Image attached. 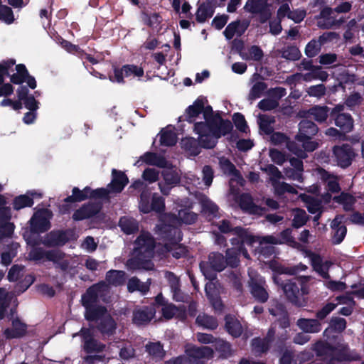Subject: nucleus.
Instances as JSON below:
<instances>
[{
	"mask_svg": "<svg viewBox=\"0 0 364 364\" xmlns=\"http://www.w3.org/2000/svg\"><path fill=\"white\" fill-rule=\"evenodd\" d=\"M161 176L164 182L172 186H177L181 182V176L176 170L172 168H166L161 171Z\"/></svg>",
	"mask_w": 364,
	"mask_h": 364,
	"instance_id": "nucleus-43",
	"label": "nucleus"
},
{
	"mask_svg": "<svg viewBox=\"0 0 364 364\" xmlns=\"http://www.w3.org/2000/svg\"><path fill=\"white\" fill-rule=\"evenodd\" d=\"M102 207L101 202H88L77 209L73 214L72 218L74 221L90 219L97 215L102 210Z\"/></svg>",
	"mask_w": 364,
	"mask_h": 364,
	"instance_id": "nucleus-12",
	"label": "nucleus"
},
{
	"mask_svg": "<svg viewBox=\"0 0 364 364\" xmlns=\"http://www.w3.org/2000/svg\"><path fill=\"white\" fill-rule=\"evenodd\" d=\"M227 267L225 256L218 252H212L208 255L207 261H201L199 267L205 278L214 281L217 279V272L223 271Z\"/></svg>",
	"mask_w": 364,
	"mask_h": 364,
	"instance_id": "nucleus-6",
	"label": "nucleus"
},
{
	"mask_svg": "<svg viewBox=\"0 0 364 364\" xmlns=\"http://www.w3.org/2000/svg\"><path fill=\"white\" fill-rule=\"evenodd\" d=\"M275 123V117L267 114L258 116V125L260 132L270 135L274 132L272 124Z\"/></svg>",
	"mask_w": 364,
	"mask_h": 364,
	"instance_id": "nucleus-33",
	"label": "nucleus"
},
{
	"mask_svg": "<svg viewBox=\"0 0 364 364\" xmlns=\"http://www.w3.org/2000/svg\"><path fill=\"white\" fill-rule=\"evenodd\" d=\"M165 199L164 197L159 196L157 193H153L151 196V201L148 210V213L155 212L156 213H162L165 211Z\"/></svg>",
	"mask_w": 364,
	"mask_h": 364,
	"instance_id": "nucleus-42",
	"label": "nucleus"
},
{
	"mask_svg": "<svg viewBox=\"0 0 364 364\" xmlns=\"http://www.w3.org/2000/svg\"><path fill=\"white\" fill-rule=\"evenodd\" d=\"M276 309H269V312L272 316H277L279 313L282 314V316L278 319V323L279 326L283 328L286 329L287 328L289 327L290 326V321L289 318L288 316V314L286 311V308L284 305L282 303L277 302L275 306Z\"/></svg>",
	"mask_w": 364,
	"mask_h": 364,
	"instance_id": "nucleus-31",
	"label": "nucleus"
},
{
	"mask_svg": "<svg viewBox=\"0 0 364 364\" xmlns=\"http://www.w3.org/2000/svg\"><path fill=\"white\" fill-rule=\"evenodd\" d=\"M104 284L97 283L88 287L82 295L81 303L84 308L97 304L99 301V294L102 291Z\"/></svg>",
	"mask_w": 364,
	"mask_h": 364,
	"instance_id": "nucleus-20",
	"label": "nucleus"
},
{
	"mask_svg": "<svg viewBox=\"0 0 364 364\" xmlns=\"http://www.w3.org/2000/svg\"><path fill=\"white\" fill-rule=\"evenodd\" d=\"M151 193L148 190H144L140 194L139 207V210L144 213L148 214V210L150 206Z\"/></svg>",
	"mask_w": 364,
	"mask_h": 364,
	"instance_id": "nucleus-57",
	"label": "nucleus"
},
{
	"mask_svg": "<svg viewBox=\"0 0 364 364\" xmlns=\"http://www.w3.org/2000/svg\"><path fill=\"white\" fill-rule=\"evenodd\" d=\"M135 257L128 262L132 269L150 270L154 268L151 258L154 255L156 241L149 232L142 231L134 241Z\"/></svg>",
	"mask_w": 364,
	"mask_h": 364,
	"instance_id": "nucleus-3",
	"label": "nucleus"
},
{
	"mask_svg": "<svg viewBox=\"0 0 364 364\" xmlns=\"http://www.w3.org/2000/svg\"><path fill=\"white\" fill-rule=\"evenodd\" d=\"M85 318L90 322L97 321L108 314L106 306L97 304L85 307Z\"/></svg>",
	"mask_w": 364,
	"mask_h": 364,
	"instance_id": "nucleus-26",
	"label": "nucleus"
},
{
	"mask_svg": "<svg viewBox=\"0 0 364 364\" xmlns=\"http://www.w3.org/2000/svg\"><path fill=\"white\" fill-rule=\"evenodd\" d=\"M308 220V215L303 209H297L296 214L292 220V226L294 228H299L304 226Z\"/></svg>",
	"mask_w": 364,
	"mask_h": 364,
	"instance_id": "nucleus-61",
	"label": "nucleus"
},
{
	"mask_svg": "<svg viewBox=\"0 0 364 364\" xmlns=\"http://www.w3.org/2000/svg\"><path fill=\"white\" fill-rule=\"evenodd\" d=\"M204 109V98L203 97H198L193 103L189 105L185 110L183 115L178 117L179 122L186 121L188 123H196V119Z\"/></svg>",
	"mask_w": 364,
	"mask_h": 364,
	"instance_id": "nucleus-17",
	"label": "nucleus"
},
{
	"mask_svg": "<svg viewBox=\"0 0 364 364\" xmlns=\"http://www.w3.org/2000/svg\"><path fill=\"white\" fill-rule=\"evenodd\" d=\"M127 289L129 292L139 291L142 294H146L149 290V285L141 282L137 277H134L129 279Z\"/></svg>",
	"mask_w": 364,
	"mask_h": 364,
	"instance_id": "nucleus-44",
	"label": "nucleus"
},
{
	"mask_svg": "<svg viewBox=\"0 0 364 364\" xmlns=\"http://www.w3.org/2000/svg\"><path fill=\"white\" fill-rule=\"evenodd\" d=\"M16 304L18 306V302L14 294L0 287V320L6 318L9 311L8 309Z\"/></svg>",
	"mask_w": 364,
	"mask_h": 364,
	"instance_id": "nucleus-16",
	"label": "nucleus"
},
{
	"mask_svg": "<svg viewBox=\"0 0 364 364\" xmlns=\"http://www.w3.org/2000/svg\"><path fill=\"white\" fill-rule=\"evenodd\" d=\"M146 350L150 355L154 358H163L165 355L163 346L160 342L149 343L146 346Z\"/></svg>",
	"mask_w": 364,
	"mask_h": 364,
	"instance_id": "nucleus-52",
	"label": "nucleus"
},
{
	"mask_svg": "<svg viewBox=\"0 0 364 364\" xmlns=\"http://www.w3.org/2000/svg\"><path fill=\"white\" fill-rule=\"evenodd\" d=\"M333 200L343 205L345 211H351L353 210L354 204L356 202L355 198L350 193L342 192L339 196H334Z\"/></svg>",
	"mask_w": 364,
	"mask_h": 364,
	"instance_id": "nucleus-36",
	"label": "nucleus"
},
{
	"mask_svg": "<svg viewBox=\"0 0 364 364\" xmlns=\"http://www.w3.org/2000/svg\"><path fill=\"white\" fill-rule=\"evenodd\" d=\"M220 166L225 174L232 176H237L239 174V171L228 159H220Z\"/></svg>",
	"mask_w": 364,
	"mask_h": 364,
	"instance_id": "nucleus-58",
	"label": "nucleus"
},
{
	"mask_svg": "<svg viewBox=\"0 0 364 364\" xmlns=\"http://www.w3.org/2000/svg\"><path fill=\"white\" fill-rule=\"evenodd\" d=\"M202 113L205 121L194 124L193 132L196 134L204 135L205 132H209L212 136L218 139L232 132V123L229 119H224L220 113L214 114L210 105H204Z\"/></svg>",
	"mask_w": 364,
	"mask_h": 364,
	"instance_id": "nucleus-2",
	"label": "nucleus"
},
{
	"mask_svg": "<svg viewBox=\"0 0 364 364\" xmlns=\"http://www.w3.org/2000/svg\"><path fill=\"white\" fill-rule=\"evenodd\" d=\"M105 345L98 341L89 334V338L84 336L83 349L87 354L101 353L105 350Z\"/></svg>",
	"mask_w": 364,
	"mask_h": 364,
	"instance_id": "nucleus-34",
	"label": "nucleus"
},
{
	"mask_svg": "<svg viewBox=\"0 0 364 364\" xmlns=\"http://www.w3.org/2000/svg\"><path fill=\"white\" fill-rule=\"evenodd\" d=\"M166 278L171 291L173 294V299L176 301H184L185 296L181 289V282L179 278L173 272H167Z\"/></svg>",
	"mask_w": 364,
	"mask_h": 364,
	"instance_id": "nucleus-23",
	"label": "nucleus"
},
{
	"mask_svg": "<svg viewBox=\"0 0 364 364\" xmlns=\"http://www.w3.org/2000/svg\"><path fill=\"white\" fill-rule=\"evenodd\" d=\"M178 215L181 222L187 225L195 223L198 219L197 214L187 210H179Z\"/></svg>",
	"mask_w": 364,
	"mask_h": 364,
	"instance_id": "nucleus-63",
	"label": "nucleus"
},
{
	"mask_svg": "<svg viewBox=\"0 0 364 364\" xmlns=\"http://www.w3.org/2000/svg\"><path fill=\"white\" fill-rule=\"evenodd\" d=\"M330 108L326 105H314L307 111L308 116L318 123H323L329 116Z\"/></svg>",
	"mask_w": 364,
	"mask_h": 364,
	"instance_id": "nucleus-29",
	"label": "nucleus"
},
{
	"mask_svg": "<svg viewBox=\"0 0 364 364\" xmlns=\"http://www.w3.org/2000/svg\"><path fill=\"white\" fill-rule=\"evenodd\" d=\"M6 318L11 321V328H6L3 332L6 339L21 338L26 335L28 325L18 317L17 314V304L10 308L8 316Z\"/></svg>",
	"mask_w": 364,
	"mask_h": 364,
	"instance_id": "nucleus-7",
	"label": "nucleus"
},
{
	"mask_svg": "<svg viewBox=\"0 0 364 364\" xmlns=\"http://www.w3.org/2000/svg\"><path fill=\"white\" fill-rule=\"evenodd\" d=\"M267 87V85L264 82L259 81L255 82L250 89L248 99L250 100H254L255 99L259 98Z\"/></svg>",
	"mask_w": 364,
	"mask_h": 364,
	"instance_id": "nucleus-51",
	"label": "nucleus"
},
{
	"mask_svg": "<svg viewBox=\"0 0 364 364\" xmlns=\"http://www.w3.org/2000/svg\"><path fill=\"white\" fill-rule=\"evenodd\" d=\"M321 45L318 40L312 39L310 41L305 48V54L309 58L316 56L321 51Z\"/></svg>",
	"mask_w": 364,
	"mask_h": 364,
	"instance_id": "nucleus-55",
	"label": "nucleus"
},
{
	"mask_svg": "<svg viewBox=\"0 0 364 364\" xmlns=\"http://www.w3.org/2000/svg\"><path fill=\"white\" fill-rule=\"evenodd\" d=\"M301 56V52L297 46L290 45L284 47L281 50V57L289 60L296 61Z\"/></svg>",
	"mask_w": 364,
	"mask_h": 364,
	"instance_id": "nucleus-45",
	"label": "nucleus"
},
{
	"mask_svg": "<svg viewBox=\"0 0 364 364\" xmlns=\"http://www.w3.org/2000/svg\"><path fill=\"white\" fill-rule=\"evenodd\" d=\"M313 350L316 356L320 357L326 364H348L361 359L359 353L350 350L348 347L338 348L327 341L316 342Z\"/></svg>",
	"mask_w": 364,
	"mask_h": 364,
	"instance_id": "nucleus-4",
	"label": "nucleus"
},
{
	"mask_svg": "<svg viewBox=\"0 0 364 364\" xmlns=\"http://www.w3.org/2000/svg\"><path fill=\"white\" fill-rule=\"evenodd\" d=\"M119 226L126 235H132L139 231V223L132 218L126 216L120 218Z\"/></svg>",
	"mask_w": 364,
	"mask_h": 364,
	"instance_id": "nucleus-32",
	"label": "nucleus"
},
{
	"mask_svg": "<svg viewBox=\"0 0 364 364\" xmlns=\"http://www.w3.org/2000/svg\"><path fill=\"white\" fill-rule=\"evenodd\" d=\"M106 281L112 286H121L125 282V272L121 270H109L106 273Z\"/></svg>",
	"mask_w": 364,
	"mask_h": 364,
	"instance_id": "nucleus-39",
	"label": "nucleus"
},
{
	"mask_svg": "<svg viewBox=\"0 0 364 364\" xmlns=\"http://www.w3.org/2000/svg\"><path fill=\"white\" fill-rule=\"evenodd\" d=\"M309 96L321 99L326 95L327 88L323 84L311 85L306 89Z\"/></svg>",
	"mask_w": 364,
	"mask_h": 364,
	"instance_id": "nucleus-54",
	"label": "nucleus"
},
{
	"mask_svg": "<svg viewBox=\"0 0 364 364\" xmlns=\"http://www.w3.org/2000/svg\"><path fill=\"white\" fill-rule=\"evenodd\" d=\"M233 234L236 235V237L232 238L230 242L233 246L232 248L235 249H240L245 245L252 247L259 239V237L250 234L247 229L241 226L235 227Z\"/></svg>",
	"mask_w": 364,
	"mask_h": 364,
	"instance_id": "nucleus-13",
	"label": "nucleus"
},
{
	"mask_svg": "<svg viewBox=\"0 0 364 364\" xmlns=\"http://www.w3.org/2000/svg\"><path fill=\"white\" fill-rule=\"evenodd\" d=\"M74 239L72 229L53 230L46 233L42 243L47 247H61Z\"/></svg>",
	"mask_w": 364,
	"mask_h": 364,
	"instance_id": "nucleus-8",
	"label": "nucleus"
},
{
	"mask_svg": "<svg viewBox=\"0 0 364 364\" xmlns=\"http://www.w3.org/2000/svg\"><path fill=\"white\" fill-rule=\"evenodd\" d=\"M337 306V304L328 302L316 313V318L320 321L325 319Z\"/></svg>",
	"mask_w": 364,
	"mask_h": 364,
	"instance_id": "nucleus-62",
	"label": "nucleus"
},
{
	"mask_svg": "<svg viewBox=\"0 0 364 364\" xmlns=\"http://www.w3.org/2000/svg\"><path fill=\"white\" fill-rule=\"evenodd\" d=\"M297 326L304 333H318L322 329L321 323L316 318H301L297 321Z\"/></svg>",
	"mask_w": 364,
	"mask_h": 364,
	"instance_id": "nucleus-27",
	"label": "nucleus"
},
{
	"mask_svg": "<svg viewBox=\"0 0 364 364\" xmlns=\"http://www.w3.org/2000/svg\"><path fill=\"white\" fill-rule=\"evenodd\" d=\"M333 14V9L329 6H324L321 9L320 13L315 18L318 20V26L321 28H329L332 26L331 16Z\"/></svg>",
	"mask_w": 364,
	"mask_h": 364,
	"instance_id": "nucleus-35",
	"label": "nucleus"
},
{
	"mask_svg": "<svg viewBox=\"0 0 364 364\" xmlns=\"http://www.w3.org/2000/svg\"><path fill=\"white\" fill-rule=\"evenodd\" d=\"M33 198L27 195H20L13 200V208L19 210L26 207H32L33 205Z\"/></svg>",
	"mask_w": 364,
	"mask_h": 364,
	"instance_id": "nucleus-46",
	"label": "nucleus"
},
{
	"mask_svg": "<svg viewBox=\"0 0 364 364\" xmlns=\"http://www.w3.org/2000/svg\"><path fill=\"white\" fill-rule=\"evenodd\" d=\"M291 232L290 228H287L280 232L279 239L281 244L285 243L291 247H296L299 244L291 235Z\"/></svg>",
	"mask_w": 364,
	"mask_h": 364,
	"instance_id": "nucleus-59",
	"label": "nucleus"
},
{
	"mask_svg": "<svg viewBox=\"0 0 364 364\" xmlns=\"http://www.w3.org/2000/svg\"><path fill=\"white\" fill-rule=\"evenodd\" d=\"M274 282L283 291L287 301L296 308L304 307L308 304L309 276H301L291 279L283 280L277 275L272 276Z\"/></svg>",
	"mask_w": 364,
	"mask_h": 364,
	"instance_id": "nucleus-1",
	"label": "nucleus"
},
{
	"mask_svg": "<svg viewBox=\"0 0 364 364\" xmlns=\"http://www.w3.org/2000/svg\"><path fill=\"white\" fill-rule=\"evenodd\" d=\"M335 125L339 127L344 133H348L352 131L353 128V119L348 113L340 114L333 118Z\"/></svg>",
	"mask_w": 364,
	"mask_h": 364,
	"instance_id": "nucleus-30",
	"label": "nucleus"
},
{
	"mask_svg": "<svg viewBox=\"0 0 364 364\" xmlns=\"http://www.w3.org/2000/svg\"><path fill=\"white\" fill-rule=\"evenodd\" d=\"M249 287L252 296L257 302L263 304L267 301L269 294L264 287V282L252 279Z\"/></svg>",
	"mask_w": 364,
	"mask_h": 364,
	"instance_id": "nucleus-21",
	"label": "nucleus"
},
{
	"mask_svg": "<svg viewBox=\"0 0 364 364\" xmlns=\"http://www.w3.org/2000/svg\"><path fill=\"white\" fill-rule=\"evenodd\" d=\"M197 134L198 135V139L188 136L181 140V147L193 156H196L200 153L201 148L206 149H213L218 142V139L212 136L209 132H205L204 135L203 134Z\"/></svg>",
	"mask_w": 364,
	"mask_h": 364,
	"instance_id": "nucleus-5",
	"label": "nucleus"
},
{
	"mask_svg": "<svg viewBox=\"0 0 364 364\" xmlns=\"http://www.w3.org/2000/svg\"><path fill=\"white\" fill-rule=\"evenodd\" d=\"M252 350L255 355H261L269 351L271 344L260 337H255L251 342Z\"/></svg>",
	"mask_w": 364,
	"mask_h": 364,
	"instance_id": "nucleus-41",
	"label": "nucleus"
},
{
	"mask_svg": "<svg viewBox=\"0 0 364 364\" xmlns=\"http://www.w3.org/2000/svg\"><path fill=\"white\" fill-rule=\"evenodd\" d=\"M346 320L341 317L333 316L329 321V327L336 333H342L346 328Z\"/></svg>",
	"mask_w": 364,
	"mask_h": 364,
	"instance_id": "nucleus-56",
	"label": "nucleus"
},
{
	"mask_svg": "<svg viewBox=\"0 0 364 364\" xmlns=\"http://www.w3.org/2000/svg\"><path fill=\"white\" fill-rule=\"evenodd\" d=\"M318 132V126L311 120L303 119L299 124V133L296 138H313Z\"/></svg>",
	"mask_w": 364,
	"mask_h": 364,
	"instance_id": "nucleus-24",
	"label": "nucleus"
},
{
	"mask_svg": "<svg viewBox=\"0 0 364 364\" xmlns=\"http://www.w3.org/2000/svg\"><path fill=\"white\" fill-rule=\"evenodd\" d=\"M87 199V196L82 193V190L77 187H74L72 190V195L66 197L63 201L65 203H79Z\"/></svg>",
	"mask_w": 364,
	"mask_h": 364,
	"instance_id": "nucleus-60",
	"label": "nucleus"
},
{
	"mask_svg": "<svg viewBox=\"0 0 364 364\" xmlns=\"http://www.w3.org/2000/svg\"><path fill=\"white\" fill-rule=\"evenodd\" d=\"M352 146L348 144L335 145L332 148V158L336 165L342 168L349 167L355 158Z\"/></svg>",
	"mask_w": 364,
	"mask_h": 364,
	"instance_id": "nucleus-9",
	"label": "nucleus"
},
{
	"mask_svg": "<svg viewBox=\"0 0 364 364\" xmlns=\"http://www.w3.org/2000/svg\"><path fill=\"white\" fill-rule=\"evenodd\" d=\"M177 142V136L175 132L171 130L161 131L160 144L161 146H172Z\"/></svg>",
	"mask_w": 364,
	"mask_h": 364,
	"instance_id": "nucleus-47",
	"label": "nucleus"
},
{
	"mask_svg": "<svg viewBox=\"0 0 364 364\" xmlns=\"http://www.w3.org/2000/svg\"><path fill=\"white\" fill-rule=\"evenodd\" d=\"M128 183L129 178L124 172L115 168L112 170V180L107 185L111 193H120Z\"/></svg>",
	"mask_w": 364,
	"mask_h": 364,
	"instance_id": "nucleus-19",
	"label": "nucleus"
},
{
	"mask_svg": "<svg viewBox=\"0 0 364 364\" xmlns=\"http://www.w3.org/2000/svg\"><path fill=\"white\" fill-rule=\"evenodd\" d=\"M240 209L248 214L262 216L267 210L266 208L256 205L250 193H242L238 199Z\"/></svg>",
	"mask_w": 364,
	"mask_h": 364,
	"instance_id": "nucleus-14",
	"label": "nucleus"
},
{
	"mask_svg": "<svg viewBox=\"0 0 364 364\" xmlns=\"http://www.w3.org/2000/svg\"><path fill=\"white\" fill-rule=\"evenodd\" d=\"M215 9L210 4L202 3L197 9L196 20L198 23H204L208 18H211Z\"/></svg>",
	"mask_w": 364,
	"mask_h": 364,
	"instance_id": "nucleus-38",
	"label": "nucleus"
},
{
	"mask_svg": "<svg viewBox=\"0 0 364 364\" xmlns=\"http://www.w3.org/2000/svg\"><path fill=\"white\" fill-rule=\"evenodd\" d=\"M156 308L154 306H143L133 311L132 322L136 326L149 323L155 316Z\"/></svg>",
	"mask_w": 364,
	"mask_h": 364,
	"instance_id": "nucleus-15",
	"label": "nucleus"
},
{
	"mask_svg": "<svg viewBox=\"0 0 364 364\" xmlns=\"http://www.w3.org/2000/svg\"><path fill=\"white\" fill-rule=\"evenodd\" d=\"M345 219V215H336L331 223V228L333 230L332 243L333 245L341 244L347 233V228L342 225Z\"/></svg>",
	"mask_w": 364,
	"mask_h": 364,
	"instance_id": "nucleus-18",
	"label": "nucleus"
},
{
	"mask_svg": "<svg viewBox=\"0 0 364 364\" xmlns=\"http://www.w3.org/2000/svg\"><path fill=\"white\" fill-rule=\"evenodd\" d=\"M52 216V211L47 208L35 212L29 221L31 231L33 233H43L48 231L51 227L50 220Z\"/></svg>",
	"mask_w": 364,
	"mask_h": 364,
	"instance_id": "nucleus-10",
	"label": "nucleus"
},
{
	"mask_svg": "<svg viewBox=\"0 0 364 364\" xmlns=\"http://www.w3.org/2000/svg\"><path fill=\"white\" fill-rule=\"evenodd\" d=\"M232 121L236 128L242 133L250 132V129L245 118V116L240 112H236L232 115Z\"/></svg>",
	"mask_w": 364,
	"mask_h": 364,
	"instance_id": "nucleus-53",
	"label": "nucleus"
},
{
	"mask_svg": "<svg viewBox=\"0 0 364 364\" xmlns=\"http://www.w3.org/2000/svg\"><path fill=\"white\" fill-rule=\"evenodd\" d=\"M240 250L235 248H228L225 252V260H227V266L235 268L239 265Z\"/></svg>",
	"mask_w": 364,
	"mask_h": 364,
	"instance_id": "nucleus-49",
	"label": "nucleus"
},
{
	"mask_svg": "<svg viewBox=\"0 0 364 364\" xmlns=\"http://www.w3.org/2000/svg\"><path fill=\"white\" fill-rule=\"evenodd\" d=\"M117 323L109 314H107L100 320L97 329L103 335L112 336L115 333Z\"/></svg>",
	"mask_w": 364,
	"mask_h": 364,
	"instance_id": "nucleus-28",
	"label": "nucleus"
},
{
	"mask_svg": "<svg viewBox=\"0 0 364 364\" xmlns=\"http://www.w3.org/2000/svg\"><path fill=\"white\" fill-rule=\"evenodd\" d=\"M16 73L10 75L11 82L15 85H21L25 82L26 77L30 75L24 64L16 65Z\"/></svg>",
	"mask_w": 364,
	"mask_h": 364,
	"instance_id": "nucleus-40",
	"label": "nucleus"
},
{
	"mask_svg": "<svg viewBox=\"0 0 364 364\" xmlns=\"http://www.w3.org/2000/svg\"><path fill=\"white\" fill-rule=\"evenodd\" d=\"M185 353L190 362L196 364H204L200 360V359H210L213 357V350L209 346L188 345L186 346Z\"/></svg>",
	"mask_w": 364,
	"mask_h": 364,
	"instance_id": "nucleus-11",
	"label": "nucleus"
},
{
	"mask_svg": "<svg viewBox=\"0 0 364 364\" xmlns=\"http://www.w3.org/2000/svg\"><path fill=\"white\" fill-rule=\"evenodd\" d=\"M160 234L164 240L171 245H177L183 240L181 230L173 225H162L160 228Z\"/></svg>",
	"mask_w": 364,
	"mask_h": 364,
	"instance_id": "nucleus-22",
	"label": "nucleus"
},
{
	"mask_svg": "<svg viewBox=\"0 0 364 364\" xmlns=\"http://www.w3.org/2000/svg\"><path fill=\"white\" fill-rule=\"evenodd\" d=\"M268 5L267 0H247L244 9L253 14H257Z\"/></svg>",
	"mask_w": 364,
	"mask_h": 364,
	"instance_id": "nucleus-48",
	"label": "nucleus"
},
{
	"mask_svg": "<svg viewBox=\"0 0 364 364\" xmlns=\"http://www.w3.org/2000/svg\"><path fill=\"white\" fill-rule=\"evenodd\" d=\"M198 326L210 330H215L218 326V322L215 317L206 314H200L196 319Z\"/></svg>",
	"mask_w": 364,
	"mask_h": 364,
	"instance_id": "nucleus-37",
	"label": "nucleus"
},
{
	"mask_svg": "<svg viewBox=\"0 0 364 364\" xmlns=\"http://www.w3.org/2000/svg\"><path fill=\"white\" fill-rule=\"evenodd\" d=\"M213 346L220 353V356L228 358L231 355V345L228 342L217 338Z\"/></svg>",
	"mask_w": 364,
	"mask_h": 364,
	"instance_id": "nucleus-50",
	"label": "nucleus"
},
{
	"mask_svg": "<svg viewBox=\"0 0 364 364\" xmlns=\"http://www.w3.org/2000/svg\"><path fill=\"white\" fill-rule=\"evenodd\" d=\"M224 319L226 331L234 338L240 337L243 332L240 322L232 314L225 315Z\"/></svg>",
	"mask_w": 364,
	"mask_h": 364,
	"instance_id": "nucleus-25",
	"label": "nucleus"
},
{
	"mask_svg": "<svg viewBox=\"0 0 364 364\" xmlns=\"http://www.w3.org/2000/svg\"><path fill=\"white\" fill-rule=\"evenodd\" d=\"M124 76L128 77L131 75L141 77L144 75V70L134 65H124L122 67Z\"/></svg>",
	"mask_w": 364,
	"mask_h": 364,
	"instance_id": "nucleus-64",
	"label": "nucleus"
}]
</instances>
